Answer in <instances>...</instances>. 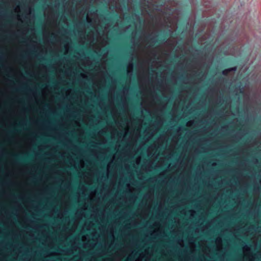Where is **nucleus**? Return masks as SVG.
<instances>
[{
    "instance_id": "20e7f679",
    "label": "nucleus",
    "mask_w": 261,
    "mask_h": 261,
    "mask_svg": "<svg viewBox=\"0 0 261 261\" xmlns=\"http://www.w3.org/2000/svg\"><path fill=\"white\" fill-rule=\"evenodd\" d=\"M13 132H18V130L17 129H16L15 128H13L12 131H9V134H11Z\"/></svg>"
},
{
    "instance_id": "6e6552de",
    "label": "nucleus",
    "mask_w": 261,
    "mask_h": 261,
    "mask_svg": "<svg viewBox=\"0 0 261 261\" xmlns=\"http://www.w3.org/2000/svg\"><path fill=\"white\" fill-rule=\"evenodd\" d=\"M127 261H129V259H127Z\"/></svg>"
},
{
    "instance_id": "7ed1b4c3",
    "label": "nucleus",
    "mask_w": 261,
    "mask_h": 261,
    "mask_svg": "<svg viewBox=\"0 0 261 261\" xmlns=\"http://www.w3.org/2000/svg\"><path fill=\"white\" fill-rule=\"evenodd\" d=\"M234 70V68H229V69H225L223 71H222V74L224 75H227L228 74V73L230 72V71H231L232 70Z\"/></svg>"
},
{
    "instance_id": "39448f33",
    "label": "nucleus",
    "mask_w": 261,
    "mask_h": 261,
    "mask_svg": "<svg viewBox=\"0 0 261 261\" xmlns=\"http://www.w3.org/2000/svg\"><path fill=\"white\" fill-rule=\"evenodd\" d=\"M239 91H240V93L241 94H243L244 93V91L242 90V89L241 88L240 86H239Z\"/></svg>"
},
{
    "instance_id": "0eeeda50",
    "label": "nucleus",
    "mask_w": 261,
    "mask_h": 261,
    "mask_svg": "<svg viewBox=\"0 0 261 261\" xmlns=\"http://www.w3.org/2000/svg\"><path fill=\"white\" fill-rule=\"evenodd\" d=\"M0 61H2V58L0 57Z\"/></svg>"
},
{
    "instance_id": "423d86ee",
    "label": "nucleus",
    "mask_w": 261,
    "mask_h": 261,
    "mask_svg": "<svg viewBox=\"0 0 261 261\" xmlns=\"http://www.w3.org/2000/svg\"><path fill=\"white\" fill-rule=\"evenodd\" d=\"M0 66L2 68H4V66L2 64L0 63Z\"/></svg>"
},
{
    "instance_id": "f03ea898",
    "label": "nucleus",
    "mask_w": 261,
    "mask_h": 261,
    "mask_svg": "<svg viewBox=\"0 0 261 261\" xmlns=\"http://www.w3.org/2000/svg\"><path fill=\"white\" fill-rule=\"evenodd\" d=\"M166 39V37L164 36H162L160 39H158L156 40H154V38H151L149 40V43L151 45H152L155 44L159 45L161 44L164 41H165Z\"/></svg>"
},
{
    "instance_id": "f257e3e1",
    "label": "nucleus",
    "mask_w": 261,
    "mask_h": 261,
    "mask_svg": "<svg viewBox=\"0 0 261 261\" xmlns=\"http://www.w3.org/2000/svg\"><path fill=\"white\" fill-rule=\"evenodd\" d=\"M13 158L14 161L16 163L18 164H23L27 162V157H22L21 154H13L11 155Z\"/></svg>"
}]
</instances>
